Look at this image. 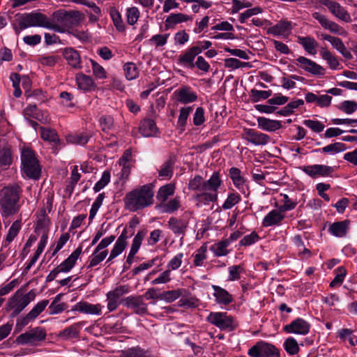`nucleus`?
<instances>
[{"instance_id":"obj_1","label":"nucleus","mask_w":357,"mask_h":357,"mask_svg":"<svg viewBox=\"0 0 357 357\" xmlns=\"http://www.w3.org/2000/svg\"><path fill=\"white\" fill-rule=\"evenodd\" d=\"M223 185V181L220 172H214L208 180L197 174L190 179L188 189L199 192L193 196V199L197 202V206L208 205L215 203L218 199V190Z\"/></svg>"},{"instance_id":"obj_2","label":"nucleus","mask_w":357,"mask_h":357,"mask_svg":"<svg viewBox=\"0 0 357 357\" xmlns=\"http://www.w3.org/2000/svg\"><path fill=\"white\" fill-rule=\"evenodd\" d=\"M22 193V187L17 183L8 184L0 190V213L2 218H8L20 211Z\"/></svg>"},{"instance_id":"obj_3","label":"nucleus","mask_w":357,"mask_h":357,"mask_svg":"<svg viewBox=\"0 0 357 357\" xmlns=\"http://www.w3.org/2000/svg\"><path fill=\"white\" fill-rule=\"evenodd\" d=\"M153 185L146 184L128 192L125 197L126 206L130 211H137L153 204Z\"/></svg>"},{"instance_id":"obj_4","label":"nucleus","mask_w":357,"mask_h":357,"mask_svg":"<svg viewBox=\"0 0 357 357\" xmlns=\"http://www.w3.org/2000/svg\"><path fill=\"white\" fill-rule=\"evenodd\" d=\"M21 172L24 178L38 180L41 174V167L35 152L29 148H24L21 155Z\"/></svg>"},{"instance_id":"obj_5","label":"nucleus","mask_w":357,"mask_h":357,"mask_svg":"<svg viewBox=\"0 0 357 357\" xmlns=\"http://www.w3.org/2000/svg\"><path fill=\"white\" fill-rule=\"evenodd\" d=\"M16 17L22 18V28L40 26L55 31H61L59 26L50 22L47 16L41 13L33 11L29 13H18L16 15Z\"/></svg>"},{"instance_id":"obj_6","label":"nucleus","mask_w":357,"mask_h":357,"mask_svg":"<svg viewBox=\"0 0 357 357\" xmlns=\"http://www.w3.org/2000/svg\"><path fill=\"white\" fill-rule=\"evenodd\" d=\"M53 18L57 23L55 24L59 26L60 32H63V28H72L77 26L82 20L79 11L61 9L54 12Z\"/></svg>"},{"instance_id":"obj_7","label":"nucleus","mask_w":357,"mask_h":357,"mask_svg":"<svg viewBox=\"0 0 357 357\" xmlns=\"http://www.w3.org/2000/svg\"><path fill=\"white\" fill-rule=\"evenodd\" d=\"M20 290H17L15 294L8 300V309H13L11 312V317H15L18 315L28 305L34 300L36 294L33 289L30 290L26 294L22 296Z\"/></svg>"},{"instance_id":"obj_8","label":"nucleus","mask_w":357,"mask_h":357,"mask_svg":"<svg viewBox=\"0 0 357 357\" xmlns=\"http://www.w3.org/2000/svg\"><path fill=\"white\" fill-rule=\"evenodd\" d=\"M46 337V330L43 327L38 326L20 334L17 337L16 342L22 345H37L38 342L44 341Z\"/></svg>"},{"instance_id":"obj_9","label":"nucleus","mask_w":357,"mask_h":357,"mask_svg":"<svg viewBox=\"0 0 357 357\" xmlns=\"http://www.w3.org/2000/svg\"><path fill=\"white\" fill-rule=\"evenodd\" d=\"M82 247H77V248L60 265L51 271L46 277L45 282H50L56 278L59 273L70 271L74 267L77 259L79 257L82 253Z\"/></svg>"},{"instance_id":"obj_10","label":"nucleus","mask_w":357,"mask_h":357,"mask_svg":"<svg viewBox=\"0 0 357 357\" xmlns=\"http://www.w3.org/2000/svg\"><path fill=\"white\" fill-rule=\"evenodd\" d=\"M251 357H280V350L273 344L258 341L248 352Z\"/></svg>"},{"instance_id":"obj_11","label":"nucleus","mask_w":357,"mask_h":357,"mask_svg":"<svg viewBox=\"0 0 357 357\" xmlns=\"http://www.w3.org/2000/svg\"><path fill=\"white\" fill-rule=\"evenodd\" d=\"M300 169L312 178L332 176L335 167L326 165H311L301 167Z\"/></svg>"},{"instance_id":"obj_12","label":"nucleus","mask_w":357,"mask_h":357,"mask_svg":"<svg viewBox=\"0 0 357 357\" xmlns=\"http://www.w3.org/2000/svg\"><path fill=\"white\" fill-rule=\"evenodd\" d=\"M206 321L218 327L220 330H229L231 331L233 327V318L227 316V312H211L206 317Z\"/></svg>"},{"instance_id":"obj_13","label":"nucleus","mask_w":357,"mask_h":357,"mask_svg":"<svg viewBox=\"0 0 357 357\" xmlns=\"http://www.w3.org/2000/svg\"><path fill=\"white\" fill-rule=\"evenodd\" d=\"M120 303L123 306L131 308L134 312L139 315L148 314L147 305L144 302L142 296H130L123 298Z\"/></svg>"},{"instance_id":"obj_14","label":"nucleus","mask_w":357,"mask_h":357,"mask_svg":"<svg viewBox=\"0 0 357 357\" xmlns=\"http://www.w3.org/2000/svg\"><path fill=\"white\" fill-rule=\"evenodd\" d=\"M200 54L198 47L191 46L178 55L177 64L188 69H193L195 59Z\"/></svg>"},{"instance_id":"obj_15","label":"nucleus","mask_w":357,"mask_h":357,"mask_svg":"<svg viewBox=\"0 0 357 357\" xmlns=\"http://www.w3.org/2000/svg\"><path fill=\"white\" fill-rule=\"evenodd\" d=\"M296 63L299 68L313 75H324L326 70L319 64L303 56H298Z\"/></svg>"},{"instance_id":"obj_16","label":"nucleus","mask_w":357,"mask_h":357,"mask_svg":"<svg viewBox=\"0 0 357 357\" xmlns=\"http://www.w3.org/2000/svg\"><path fill=\"white\" fill-rule=\"evenodd\" d=\"M310 329V324L302 318H296L289 324L284 326L283 330L287 333L307 335Z\"/></svg>"},{"instance_id":"obj_17","label":"nucleus","mask_w":357,"mask_h":357,"mask_svg":"<svg viewBox=\"0 0 357 357\" xmlns=\"http://www.w3.org/2000/svg\"><path fill=\"white\" fill-rule=\"evenodd\" d=\"M174 94L176 100L181 104H189L195 102L197 98V94L189 86H183L176 89Z\"/></svg>"},{"instance_id":"obj_18","label":"nucleus","mask_w":357,"mask_h":357,"mask_svg":"<svg viewBox=\"0 0 357 357\" xmlns=\"http://www.w3.org/2000/svg\"><path fill=\"white\" fill-rule=\"evenodd\" d=\"M312 17L319 22L322 27L329 30L331 33L338 35L342 34L343 29L337 23L329 20L324 15L319 12H314L312 13Z\"/></svg>"},{"instance_id":"obj_19","label":"nucleus","mask_w":357,"mask_h":357,"mask_svg":"<svg viewBox=\"0 0 357 357\" xmlns=\"http://www.w3.org/2000/svg\"><path fill=\"white\" fill-rule=\"evenodd\" d=\"M62 55L67 63L74 69H81V56L77 50L73 47H66L62 50Z\"/></svg>"},{"instance_id":"obj_20","label":"nucleus","mask_w":357,"mask_h":357,"mask_svg":"<svg viewBox=\"0 0 357 357\" xmlns=\"http://www.w3.org/2000/svg\"><path fill=\"white\" fill-rule=\"evenodd\" d=\"M245 139L256 146L266 145L270 140V137L268 135L257 132L254 129H245Z\"/></svg>"},{"instance_id":"obj_21","label":"nucleus","mask_w":357,"mask_h":357,"mask_svg":"<svg viewBox=\"0 0 357 357\" xmlns=\"http://www.w3.org/2000/svg\"><path fill=\"white\" fill-rule=\"evenodd\" d=\"M324 4L328 8L332 14L339 19L347 22L351 20L350 15L339 3L326 0Z\"/></svg>"},{"instance_id":"obj_22","label":"nucleus","mask_w":357,"mask_h":357,"mask_svg":"<svg viewBox=\"0 0 357 357\" xmlns=\"http://www.w3.org/2000/svg\"><path fill=\"white\" fill-rule=\"evenodd\" d=\"M40 135L44 141L54 144L55 147L52 148L53 153H56L59 150L58 146L61 144V139L56 131L50 128L40 127Z\"/></svg>"},{"instance_id":"obj_23","label":"nucleus","mask_w":357,"mask_h":357,"mask_svg":"<svg viewBox=\"0 0 357 357\" xmlns=\"http://www.w3.org/2000/svg\"><path fill=\"white\" fill-rule=\"evenodd\" d=\"M102 306L100 304H91L86 301H80L74 305L71 311H78L84 314H100Z\"/></svg>"},{"instance_id":"obj_24","label":"nucleus","mask_w":357,"mask_h":357,"mask_svg":"<svg viewBox=\"0 0 357 357\" xmlns=\"http://www.w3.org/2000/svg\"><path fill=\"white\" fill-rule=\"evenodd\" d=\"M214 290L213 296L215 298L217 303L227 305L234 301L233 296L226 289L218 286L212 285Z\"/></svg>"},{"instance_id":"obj_25","label":"nucleus","mask_w":357,"mask_h":357,"mask_svg":"<svg viewBox=\"0 0 357 357\" xmlns=\"http://www.w3.org/2000/svg\"><path fill=\"white\" fill-rule=\"evenodd\" d=\"M36 215L37 217V222L35 232L40 233V231H49L50 220L47 216L45 208H40L36 212Z\"/></svg>"},{"instance_id":"obj_26","label":"nucleus","mask_w":357,"mask_h":357,"mask_svg":"<svg viewBox=\"0 0 357 357\" xmlns=\"http://www.w3.org/2000/svg\"><path fill=\"white\" fill-rule=\"evenodd\" d=\"M105 248L106 247H96V249L89 258V264L86 266L87 269H91L98 266L106 258L108 255V251L105 249Z\"/></svg>"},{"instance_id":"obj_27","label":"nucleus","mask_w":357,"mask_h":357,"mask_svg":"<svg viewBox=\"0 0 357 357\" xmlns=\"http://www.w3.org/2000/svg\"><path fill=\"white\" fill-rule=\"evenodd\" d=\"M297 42L300 44L305 51L309 54L315 55L317 54V47L318 43L311 36H298Z\"/></svg>"},{"instance_id":"obj_28","label":"nucleus","mask_w":357,"mask_h":357,"mask_svg":"<svg viewBox=\"0 0 357 357\" xmlns=\"http://www.w3.org/2000/svg\"><path fill=\"white\" fill-rule=\"evenodd\" d=\"M86 321H79L75 323L68 327H66L62 331H61L59 334V337L64 339L68 340L70 338H77L79 337V332L81 330L82 326L84 325Z\"/></svg>"},{"instance_id":"obj_29","label":"nucleus","mask_w":357,"mask_h":357,"mask_svg":"<svg viewBox=\"0 0 357 357\" xmlns=\"http://www.w3.org/2000/svg\"><path fill=\"white\" fill-rule=\"evenodd\" d=\"M258 126L268 132H275L282 128V124L280 121L272 120L266 117L259 116L257 119Z\"/></svg>"},{"instance_id":"obj_30","label":"nucleus","mask_w":357,"mask_h":357,"mask_svg":"<svg viewBox=\"0 0 357 357\" xmlns=\"http://www.w3.org/2000/svg\"><path fill=\"white\" fill-rule=\"evenodd\" d=\"M139 130L142 136L149 137L156 133L158 128L153 119H145L140 122Z\"/></svg>"},{"instance_id":"obj_31","label":"nucleus","mask_w":357,"mask_h":357,"mask_svg":"<svg viewBox=\"0 0 357 357\" xmlns=\"http://www.w3.org/2000/svg\"><path fill=\"white\" fill-rule=\"evenodd\" d=\"M284 215L282 214L281 211L272 210L263 219L262 225L264 227H271L278 225L284 219Z\"/></svg>"},{"instance_id":"obj_32","label":"nucleus","mask_w":357,"mask_h":357,"mask_svg":"<svg viewBox=\"0 0 357 357\" xmlns=\"http://www.w3.org/2000/svg\"><path fill=\"white\" fill-rule=\"evenodd\" d=\"M192 20V17L183 13H171L165 20V30L173 29L177 24Z\"/></svg>"},{"instance_id":"obj_33","label":"nucleus","mask_w":357,"mask_h":357,"mask_svg":"<svg viewBox=\"0 0 357 357\" xmlns=\"http://www.w3.org/2000/svg\"><path fill=\"white\" fill-rule=\"evenodd\" d=\"M78 88L84 91H89L95 87L93 79L83 73H77L75 77Z\"/></svg>"},{"instance_id":"obj_34","label":"nucleus","mask_w":357,"mask_h":357,"mask_svg":"<svg viewBox=\"0 0 357 357\" xmlns=\"http://www.w3.org/2000/svg\"><path fill=\"white\" fill-rule=\"evenodd\" d=\"M349 220H345L344 221L335 222L331 225L329 227L330 232L337 237L344 236L347 234Z\"/></svg>"},{"instance_id":"obj_35","label":"nucleus","mask_w":357,"mask_h":357,"mask_svg":"<svg viewBox=\"0 0 357 357\" xmlns=\"http://www.w3.org/2000/svg\"><path fill=\"white\" fill-rule=\"evenodd\" d=\"M292 22L287 20H281L271 28V32L275 36L288 34L291 31Z\"/></svg>"},{"instance_id":"obj_36","label":"nucleus","mask_w":357,"mask_h":357,"mask_svg":"<svg viewBox=\"0 0 357 357\" xmlns=\"http://www.w3.org/2000/svg\"><path fill=\"white\" fill-rule=\"evenodd\" d=\"M347 149L346 144L341 142H335L327 145L322 149H317L312 151L314 153L322 152L324 153L335 154L343 152Z\"/></svg>"},{"instance_id":"obj_37","label":"nucleus","mask_w":357,"mask_h":357,"mask_svg":"<svg viewBox=\"0 0 357 357\" xmlns=\"http://www.w3.org/2000/svg\"><path fill=\"white\" fill-rule=\"evenodd\" d=\"M229 175L234 186L238 190L243 188L245 179L241 175V170L237 167H231L229 169Z\"/></svg>"},{"instance_id":"obj_38","label":"nucleus","mask_w":357,"mask_h":357,"mask_svg":"<svg viewBox=\"0 0 357 357\" xmlns=\"http://www.w3.org/2000/svg\"><path fill=\"white\" fill-rule=\"evenodd\" d=\"M91 135L86 132L69 135L66 137L68 143L84 146L88 143Z\"/></svg>"},{"instance_id":"obj_39","label":"nucleus","mask_w":357,"mask_h":357,"mask_svg":"<svg viewBox=\"0 0 357 357\" xmlns=\"http://www.w3.org/2000/svg\"><path fill=\"white\" fill-rule=\"evenodd\" d=\"M175 161L174 160L170 157L167 159L160 167V170L158 171V175L160 177L171 178L173 176L174 173V165Z\"/></svg>"},{"instance_id":"obj_40","label":"nucleus","mask_w":357,"mask_h":357,"mask_svg":"<svg viewBox=\"0 0 357 357\" xmlns=\"http://www.w3.org/2000/svg\"><path fill=\"white\" fill-rule=\"evenodd\" d=\"M321 58L325 60L332 70H337L339 68L340 62L329 50L322 48L320 51Z\"/></svg>"},{"instance_id":"obj_41","label":"nucleus","mask_w":357,"mask_h":357,"mask_svg":"<svg viewBox=\"0 0 357 357\" xmlns=\"http://www.w3.org/2000/svg\"><path fill=\"white\" fill-rule=\"evenodd\" d=\"M12 163V154L10 146H0V167L6 168Z\"/></svg>"},{"instance_id":"obj_42","label":"nucleus","mask_w":357,"mask_h":357,"mask_svg":"<svg viewBox=\"0 0 357 357\" xmlns=\"http://www.w3.org/2000/svg\"><path fill=\"white\" fill-rule=\"evenodd\" d=\"M169 225L174 233L177 234L178 236H183L186 225L183 220L171 218L169 220Z\"/></svg>"},{"instance_id":"obj_43","label":"nucleus","mask_w":357,"mask_h":357,"mask_svg":"<svg viewBox=\"0 0 357 357\" xmlns=\"http://www.w3.org/2000/svg\"><path fill=\"white\" fill-rule=\"evenodd\" d=\"M118 357H146V351L140 347L136 346L120 351Z\"/></svg>"},{"instance_id":"obj_44","label":"nucleus","mask_w":357,"mask_h":357,"mask_svg":"<svg viewBox=\"0 0 357 357\" xmlns=\"http://www.w3.org/2000/svg\"><path fill=\"white\" fill-rule=\"evenodd\" d=\"M175 187L173 184L169 183L160 188L156 198L161 202H165L169 196L174 195Z\"/></svg>"},{"instance_id":"obj_45","label":"nucleus","mask_w":357,"mask_h":357,"mask_svg":"<svg viewBox=\"0 0 357 357\" xmlns=\"http://www.w3.org/2000/svg\"><path fill=\"white\" fill-rule=\"evenodd\" d=\"M271 90L259 91L255 89H252L250 90V98L252 102H257L262 100H268V98L271 96Z\"/></svg>"},{"instance_id":"obj_46","label":"nucleus","mask_w":357,"mask_h":357,"mask_svg":"<svg viewBox=\"0 0 357 357\" xmlns=\"http://www.w3.org/2000/svg\"><path fill=\"white\" fill-rule=\"evenodd\" d=\"M22 227V219L20 218L14 221L8 229V234L6 236V242L8 243H11L13 239L17 236Z\"/></svg>"},{"instance_id":"obj_47","label":"nucleus","mask_w":357,"mask_h":357,"mask_svg":"<svg viewBox=\"0 0 357 357\" xmlns=\"http://www.w3.org/2000/svg\"><path fill=\"white\" fill-rule=\"evenodd\" d=\"M241 201V196L238 192H229L226 200L222 206L223 210H228L233 208Z\"/></svg>"},{"instance_id":"obj_48","label":"nucleus","mask_w":357,"mask_h":357,"mask_svg":"<svg viewBox=\"0 0 357 357\" xmlns=\"http://www.w3.org/2000/svg\"><path fill=\"white\" fill-rule=\"evenodd\" d=\"M123 70L128 80L136 79L139 75V70L136 65L132 62H128L123 66Z\"/></svg>"},{"instance_id":"obj_49","label":"nucleus","mask_w":357,"mask_h":357,"mask_svg":"<svg viewBox=\"0 0 357 357\" xmlns=\"http://www.w3.org/2000/svg\"><path fill=\"white\" fill-rule=\"evenodd\" d=\"M335 273V278L331 282L329 286L330 287H335L336 285H340L344 279V277L347 275V270L344 266H339L334 271Z\"/></svg>"},{"instance_id":"obj_50","label":"nucleus","mask_w":357,"mask_h":357,"mask_svg":"<svg viewBox=\"0 0 357 357\" xmlns=\"http://www.w3.org/2000/svg\"><path fill=\"white\" fill-rule=\"evenodd\" d=\"M321 37L322 39L328 41L339 52L344 50L345 45L340 38H336L325 33H321Z\"/></svg>"},{"instance_id":"obj_51","label":"nucleus","mask_w":357,"mask_h":357,"mask_svg":"<svg viewBox=\"0 0 357 357\" xmlns=\"http://www.w3.org/2000/svg\"><path fill=\"white\" fill-rule=\"evenodd\" d=\"M282 197V202L283 205L280 207L281 211H288L294 209L298 204L296 199L290 198L286 194H281Z\"/></svg>"},{"instance_id":"obj_52","label":"nucleus","mask_w":357,"mask_h":357,"mask_svg":"<svg viewBox=\"0 0 357 357\" xmlns=\"http://www.w3.org/2000/svg\"><path fill=\"white\" fill-rule=\"evenodd\" d=\"M284 348L289 355H295L299 351L297 341L294 337H288L284 342Z\"/></svg>"},{"instance_id":"obj_53","label":"nucleus","mask_w":357,"mask_h":357,"mask_svg":"<svg viewBox=\"0 0 357 357\" xmlns=\"http://www.w3.org/2000/svg\"><path fill=\"white\" fill-rule=\"evenodd\" d=\"M109 14L116 29L119 31H123L125 27L119 10L115 8H112L110 9Z\"/></svg>"},{"instance_id":"obj_54","label":"nucleus","mask_w":357,"mask_h":357,"mask_svg":"<svg viewBox=\"0 0 357 357\" xmlns=\"http://www.w3.org/2000/svg\"><path fill=\"white\" fill-rule=\"evenodd\" d=\"M183 291V289H178L176 290L164 291L160 294L159 297L161 300H165L166 301L171 303L182 296Z\"/></svg>"},{"instance_id":"obj_55","label":"nucleus","mask_w":357,"mask_h":357,"mask_svg":"<svg viewBox=\"0 0 357 357\" xmlns=\"http://www.w3.org/2000/svg\"><path fill=\"white\" fill-rule=\"evenodd\" d=\"M130 291V287L128 284H123L117 286L114 290L109 291L107 294V297H112L114 299L118 300L123 295L128 294Z\"/></svg>"},{"instance_id":"obj_56","label":"nucleus","mask_w":357,"mask_h":357,"mask_svg":"<svg viewBox=\"0 0 357 357\" xmlns=\"http://www.w3.org/2000/svg\"><path fill=\"white\" fill-rule=\"evenodd\" d=\"M192 110V107H182L180 109V114L177 121L178 126L181 128L182 130H185L187 120L190 113Z\"/></svg>"},{"instance_id":"obj_57","label":"nucleus","mask_w":357,"mask_h":357,"mask_svg":"<svg viewBox=\"0 0 357 357\" xmlns=\"http://www.w3.org/2000/svg\"><path fill=\"white\" fill-rule=\"evenodd\" d=\"M207 247H200L196 252L192 255L194 257L193 264L195 266H201L203 265L204 261L206 259Z\"/></svg>"},{"instance_id":"obj_58","label":"nucleus","mask_w":357,"mask_h":357,"mask_svg":"<svg viewBox=\"0 0 357 357\" xmlns=\"http://www.w3.org/2000/svg\"><path fill=\"white\" fill-rule=\"evenodd\" d=\"M303 124L317 133L322 132L325 128V125L318 120L306 119L303 121Z\"/></svg>"},{"instance_id":"obj_59","label":"nucleus","mask_w":357,"mask_h":357,"mask_svg":"<svg viewBox=\"0 0 357 357\" xmlns=\"http://www.w3.org/2000/svg\"><path fill=\"white\" fill-rule=\"evenodd\" d=\"M111 174L109 171L103 172L101 178L95 184L93 190L95 192L100 191L104 188L110 181Z\"/></svg>"},{"instance_id":"obj_60","label":"nucleus","mask_w":357,"mask_h":357,"mask_svg":"<svg viewBox=\"0 0 357 357\" xmlns=\"http://www.w3.org/2000/svg\"><path fill=\"white\" fill-rule=\"evenodd\" d=\"M225 66L226 68L232 69H238L240 68L250 66L249 63L242 62L240 60L235 58H228L225 59Z\"/></svg>"},{"instance_id":"obj_61","label":"nucleus","mask_w":357,"mask_h":357,"mask_svg":"<svg viewBox=\"0 0 357 357\" xmlns=\"http://www.w3.org/2000/svg\"><path fill=\"white\" fill-rule=\"evenodd\" d=\"M127 22L130 25H134L139 17V11L137 7L128 8L126 10Z\"/></svg>"},{"instance_id":"obj_62","label":"nucleus","mask_w":357,"mask_h":357,"mask_svg":"<svg viewBox=\"0 0 357 357\" xmlns=\"http://www.w3.org/2000/svg\"><path fill=\"white\" fill-rule=\"evenodd\" d=\"M101 130L104 132L108 131L112 129L114 125V119L112 116L104 115L99 119Z\"/></svg>"},{"instance_id":"obj_63","label":"nucleus","mask_w":357,"mask_h":357,"mask_svg":"<svg viewBox=\"0 0 357 357\" xmlns=\"http://www.w3.org/2000/svg\"><path fill=\"white\" fill-rule=\"evenodd\" d=\"M339 108L346 114H351L357 110V102L353 100H344Z\"/></svg>"},{"instance_id":"obj_64","label":"nucleus","mask_w":357,"mask_h":357,"mask_svg":"<svg viewBox=\"0 0 357 357\" xmlns=\"http://www.w3.org/2000/svg\"><path fill=\"white\" fill-rule=\"evenodd\" d=\"M48 303V300H43L38 302L29 312V317L36 319L45 309Z\"/></svg>"}]
</instances>
